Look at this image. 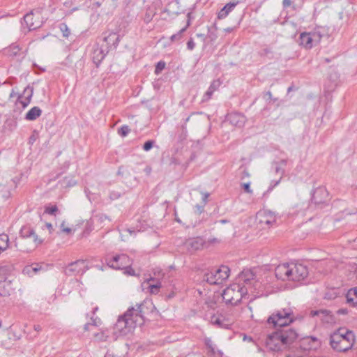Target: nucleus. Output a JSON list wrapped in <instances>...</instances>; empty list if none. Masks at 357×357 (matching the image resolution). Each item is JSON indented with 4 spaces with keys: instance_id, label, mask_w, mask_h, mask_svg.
<instances>
[{
    "instance_id": "f257e3e1",
    "label": "nucleus",
    "mask_w": 357,
    "mask_h": 357,
    "mask_svg": "<svg viewBox=\"0 0 357 357\" xmlns=\"http://www.w3.org/2000/svg\"><path fill=\"white\" fill-rule=\"evenodd\" d=\"M146 303L137 304L135 307H129L123 314L119 317L114 329L115 333L126 335L132 328L142 326L145 321Z\"/></svg>"
},
{
    "instance_id": "f03ea898",
    "label": "nucleus",
    "mask_w": 357,
    "mask_h": 357,
    "mask_svg": "<svg viewBox=\"0 0 357 357\" xmlns=\"http://www.w3.org/2000/svg\"><path fill=\"white\" fill-rule=\"evenodd\" d=\"M298 337V333L290 328L283 327L269 334L266 338V347L271 351H279L282 347L289 345Z\"/></svg>"
},
{
    "instance_id": "7ed1b4c3",
    "label": "nucleus",
    "mask_w": 357,
    "mask_h": 357,
    "mask_svg": "<svg viewBox=\"0 0 357 357\" xmlns=\"http://www.w3.org/2000/svg\"><path fill=\"white\" fill-rule=\"evenodd\" d=\"M354 341V332L345 328H339L330 336V344L337 351H347L353 347Z\"/></svg>"
},
{
    "instance_id": "20e7f679",
    "label": "nucleus",
    "mask_w": 357,
    "mask_h": 357,
    "mask_svg": "<svg viewBox=\"0 0 357 357\" xmlns=\"http://www.w3.org/2000/svg\"><path fill=\"white\" fill-rule=\"evenodd\" d=\"M295 320L293 310L291 307H284L275 310L268 318L267 322L273 325L275 328L287 327Z\"/></svg>"
},
{
    "instance_id": "39448f33",
    "label": "nucleus",
    "mask_w": 357,
    "mask_h": 357,
    "mask_svg": "<svg viewBox=\"0 0 357 357\" xmlns=\"http://www.w3.org/2000/svg\"><path fill=\"white\" fill-rule=\"evenodd\" d=\"M247 294L248 289L245 287H241L239 284H234L223 291L222 296L226 304L237 305Z\"/></svg>"
},
{
    "instance_id": "423d86ee",
    "label": "nucleus",
    "mask_w": 357,
    "mask_h": 357,
    "mask_svg": "<svg viewBox=\"0 0 357 357\" xmlns=\"http://www.w3.org/2000/svg\"><path fill=\"white\" fill-rule=\"evenodd\" d=\"M229 268L222 265L218 268H211L205 273L203 280L210 284H221L229 278Z\"/></svg>"
},
{
    "instance_id": "0eeeda50",
    "label": "nucleus",
    "mask_w": 357,
    "mask_h": 357,
    "mask_svg": "<svg viewBox=\"0 0 357 357\" xmlns=\"http://www.w3.org/2000/svg\"><path fill=\"white\" fill-rule=\"evenodd\" d=\"M107 265L116 270H122L126 266L132 265V260L126 254L116 255L112 258L107 255L105 257Z\"/></svg>"
},
{
    "instance_id": "6e6552de",
    "label": "nucleus",
    "mask_w": 357,
    "mask_h": 357,
    "mask_svg": "<svg viewBox=\"0 0 357 357\" xmlns=\"http://www.w3.org/2000/svg\"><path fill=\"white\" fill-rule=\"evenodd\" d=\"M290 281L301 282L304 280L308 276V268L303 264L291 262L290 263Z\"/></svg>"
},
{
    "instance_id": "1a4fd4ad",
    "label": "nucleus",
    "mask_w": 357,
    "mask_h": 357,
    "mask_svg": "<svg viewBox=\"0 0 357 357\" xmlns=\"http://www.w3.org/2000/svg\"><path fill=\"white\" fill-rule=\"evenodd\" d=\"M89 268L85 260L78 259L70 263L65 268L64 273L68 276H75L79 274L83 275Z\"/></svg>"
},
{
    "instance_id": "9d476101",
    "label": "nucleus",
    "mask_w": 357,
    "mask_h": 357,
    "mask_svg": "<svg viewBox=\"0 0 357 357\" xmlns=\"http://www.w3.org/2000/svg\"><path fill=\"white\" fill-rule=\"evenodd\" d=\"M328 197V192L326 188L319 186L312 192L311 200L315 205L324 204L327 202Z\"/></svg>"
},
{
    "instance_id": "9b49d317",
    "label": "nucleus",
    "mask_w": 357,
    "mask_h": 357,
    "mask_svg": "<svg viewBox=\"0 0 357 357\" xmlns=\"http://www.w3.org/2000/svg\"><path fill=\"white\" fill-rule=\"evenodd\" d=\"M108 52V47H103L102 46H99L98 45H94L91 58L93 62L97 68L99 67L101 62L105 59Z\"/></svg>"
},
{
    "instance_id": "f8f14e48",
    "label": "nucleus",
    "mask_w": 357,
    "mask_h": 357,
    "mask_svg": "<svg viewBox=\"0 0 357 357\" xmlns=\"http://www.w3.org/2000/svg\"><path fill=\"white\" fill-rule=\"evenodd\" d=\"M20 235L22 238H33V241L36 246L40 245L43 242V239L38 238L34 229L29 225L22 227L20 231Z\"/></svg>"
},
{
    "instance_id": "ddd939ff",
    "label": "nucleus",
    "mask_w": 357,
    "mask_h": 357,
    "mask_svg": "<svg viewBox=\"0 0 357 357\" xmlns=\"http://www.w3.org/2000/svg\"><path fill=\"white\" fill-rule=\"evenodd\" d=\"M275 277L280 280L285 281L290 280V263L279 264L275 269Z\"/></svg>"
},
{
    "instance_id": "4468645a",
    "label": "nucleus",
    "mask_w": 357,
    "mask_h": 357,
    "mask_svg": "<svg viewBox=\"0 0 357 357\" xmlns=\"http://www.w3.org/2000/svg\"><path fill=\"white\" fill-rule=\"evenodd\" d=\"M320 345L321 342L318 338L310 336L301 340L300 347L304 350H317Z\"/></svg>"
},
{
    "instance_id": "2eb2a0df",
    "label": "nucleus",
    "mask_w": 357,
    "mask_h": 357,
    "mask_svg": "<svg viewBox=\"0 0 357 357\" xmlns=\"http://www.w3.org/2000/svg\"><path fill=\"white\" fill-rule=\"evenodd\" d=\"M318 37L316 33H310L303 32L299 36V44L306 49H310L312 47V41Z\"/></svg>"
},
{
    "instance_id": "dca6fc26",
    "label": "nucleus",
    "mask_w": 357,
    "mask_h": 357,
    "mask_svg": "<svg viewBox=\"0 0 357 357\" xmlns=\"http://www.w3.org/2000/svg\"><path fill=\"white\" fill-rule=\"evenodd\" d=\"M227 120L231 125L236 127L241 128L244 126L246 118L241 113L233 112L228 114Z\"/></svg>"
},
{
    "instance_id": "f3484780",
    "label": "nucleus",
    "mask_w": 357,
    "mask_h": 357,
    "mask_svg": "<svg viewBox=\"0 0 357 357\" xmlns=\"http://www.w3.org/2000/svg\"><path fill=\"white\" fill-rule=\"evenodd\" d=\"M2 268H0V296H7L10 295V282L6 280L4 273H2Z\"/></svg>"
},
{
    "instance_id": "a211bd4d",
    "label": "nucleus",
    "mask_w": 357,
    "mask_h": 357,
    "mask_svg": "<svg viewBox=\"0 0 357 357\" xmlns=\"http://www.w3.org/2000/svg\"><path fill=\"white\" fill-rule=\"evenodd\" d=\"M204 244V241L201 237H196L188 240L186 243L188 250L190 252L201 250Z\"/></svg>"
},
{
    "instance_id": "6ab92c4d",
    "label": "nucleus",
    "mask_w": 357,
    "mask_h": 357,
    "mask_svg": "<svg viewBox=\"0 0 357 357\" xmlns=\"http://www.w3.org/2000/svg\"><path fill=\"white\" fill-rule=\"evenodd\" d=\"M240 3L238 0H234L227 3L218 13V19L222 20L226 18L234 8Z\"/></svg>"
},
{
    "instance_id": "aec40b11",
    "label": "nucleus",
    "mask_w": 357,
    "mask_h": 357,
    "mask_svg": "<svg viewBox=\"0 0 357 357\" xmlns=\"http://www.w3.org/2000/svg\"><path fill=\"white\" fill-rule=\"evenodd\" d=\"M121 40V36L115 32H111L108 36L104 37V41L106 43V47L108 49L110 47H114V49L117 47Z\"/></svg>"
},
{
    "instance_id": "412c9836",
    "label": "nucleus",
    "mask_w": 357,
    "mask_h": 357,
    "mask_svg": "<svg viewBox=\"0 0 357 357\" xmlns=\"http://www.w3.org/2000/svg\"><path fill=\"white\" fill-rule=\"evenodd\" d=\"M24 21L29 30H35L41 26L40 21H33V13L31 11L24 17Z\"/></svg>"
},
{
    "instance_id": "4be33fe9",
    "label": "nucleus",
    "mask_w": 357,
    "mask_h": 357,
    "mask_svg": "<svg viewBox=\"0 0 357 357\" xmlns=\"http://www.w3.org/2000/svg\"><path fill=\"white\" fill-rule=\"evenodd\" d=\"M347 303L353 307L357 306V287L351 288L346 294Z\"/></svg>"
},
{
    "instance_id": "5701e85b",
    "label": "nucleus",
    "mask_w": 357,
    "mask_h": 357,
    "mask_svg": "<svg viewBox=\"0 0 357 357\" xmlns=\"http://www.w3.org/2000/svg\"><path fill=\"white\" fill-rule=\"evenodd\" d=\"M42 269V266L37 263L27 265L23 268V273L30 277L37 274Z\"/></svg>"
},
{
    "instance_id": "b1692460",
    "label": "nucleus",
    "mask_w": 357,
    "mask_h": 357,
    "mask_svg": "<svg viewBox=\"0 0 357 357\" xmlns=\"http://www.w3.org/2000/svg\"><path fill=\"white\" fill-rule=\"evenodd\" d=\"M42 114V110L39 107L35 106L29 109L25 115L24 119L27 121H34Z\"/></svg>"
},
{
    "instance_id": "393cba45",
    "label": "nucleus",
    "mask_w": 357,
    "mask_h": 357,
    "mask_svg": "<svg viewBox=\"0 0 357 357\" xmlns=\"http://www.w3.org/2000/svg\"><path fill=\"white\" fill-rule=\"evenodd\" d=\"M149 284V288L151 294H156L159 291V289L161 287V283L158 280H155V278L151 277L147 280Z\"/></svg>"
},
{
    "instance_id": "a878e982",
    "label": "nucleus",
    "mask_w": 357,
    "mask_h": 357,
    "mask_svg": "<svg viewBox=\"0 0 357 357\" xmlns=\"http://www.w3.org/2000/svg\"><path fill=\"white\" fill-rule=\"evenodd\" d=\"M190 25V19L188 20L187 24L185 27L182 28L179 31H178L176 33L173 34L170 37V40L172 42L177 41L181 40L183 38V33L187 30L188 27Z\"/></svg>"
},
{
    "instance_id": "bb28decb",
    "label": "nucleus",
    "mask_w": 357,
    "mask_h": 357,
    "mask_svg": "<svg viewBox=\"0 0 357 357\" xmlns=\"http://www.w3.org/2000/svg\"><path fill=\"white\" fill-rule=\"evenodd\" d=\"M9 245V237L6 234H0V254L6 250Z\"/></svg>"
},
{
    "instance_id": "cd10ccee",
    "label": "nucleus",
    "mask_w": 357,
    "mask_h": 357,
    "mask_svg": "<svg viewBox=\"0 0 357 357\" xmlns=\"http://www.w3.org/2000/svg\"><path fill=\"white\" fill-rule=\"evenodd\" d=\"M17 126V123L16 119L13 118H10L5 121L3 128L9 131H13L16 128Z\"/></svg>"
},
{
    "instance_id": "c85d7f7f",
    "label": "nucleus",
    "mask_w": 357,
    "mask_h": 357,
    "mask_svg": "<svg viewBox=\"0 0 357 357\" xmlns=\"http://www.w3.org/2000/svg\"><path fill=\"white\" fill-rule=\"evenodd\" d=\"M20 49L18 45L12 44L9 47L5 50V54L9 56H15L19 53Z\"/></svg>"
},
{
    "instance_id": "c756f323",
    "label": "nucleus",
    "mask_w": 357,
    "mask_h": 357,
    "mask_svg": "<svg viewBox=\"0 0 357 357\" xmlns=\"http://www.w3.org/2000/svg\"><path fill=\"white\" fill-rule=\"evenodd\" d=\"M254 274L250 271H243L241 273L239 278L241 280H243L245 283L248 284L254 278Z\"/></svg>"
},
{
    "instance_id": "7c9ffc66",
    "label": "nucleus",
    "mask_w": 357,
    "mask_h": 357,
    "mask_svg": "<svg viewBox=\"0 0 357 357\" xmlns=\"http://www.w3.org/2000/svg\"><path fill=\"white\" fill-rule=\"evenodd\" d=\"M155 15V11L153 10L151 8H149L146 9L144 17V22L146 24H149L152 20L153 17Z\"/></svg>"
},
{
    "instance_id": "2f4dec72",
    "label": "nucleus",
    "mask_w": 357,
    "mask_h": 357,
    "mask_svg": "<svg viewBox=\"0 0 357 357\" xmlns=\"http://www.w3.org/2000/svg\"><path fill=\"white\" fill-rule=\"evenodd\" d=\"M59 211V208L56 205L54 204H48L45 206V213L56 215V213Z\"/></svg>"
},
{
    "instance_id": "473e14b6",
    "label": "nucleus",
    "mask_w": 357,
    "mask_h": 357,
    "mask_svg": "<svg viewBox=\"0 0 357 357\" xmlns=\"http://www.w3.org/2000/svg\"><path fill=\"white\" fill-rule=\"evenodd\" d=\"M33 94V88L29 86H27L24 89L23 93L21 95L22 96L23 98L31 101Z\"/></svg>"
},
{
    "instance_id": "72a5a7b5",
    "label": "nucleus",
    "mask_w": 357,
    "mask_h": 357,
    "mask_svg": "<svg viewBox=\"0 0 357 357\" xmlns=\"http://www.w3.org/2000/svg\"><path fill=\"white\" fill-rule=\"evenodd\" d=\"M59 27L63 37L68 38L70 35V31L66 23H61Z\"/></svg>"
},
{
    "instance_id": "f704fd0d",
    "label": "nucleus",
    "mask_w": 357,
    "mask_h": 357,
    "mask_svg": "<svg viewBox=\"0 0 357 357\" xmlns=\"http://www.w3.org/2000/svg\"><path fill=\"white\" fill-rule=\"evenodd\" d=\"M130 132V128L127 125H123L118 129V134L121 137H126Z\"/></svg>"
},
{
    "instance_id": "c9c22d12",
    "label": "nucleus",
    "mask_w": 357,
    "mask_h": 357,
    "mask_svg": "<svg viewBox=\"0 0 357 357\" xmlns=\"http://www.w3.org/2000/svg\"><path fill=\"white\" fill-rule=\"evenodd\" d=\"M30 102L31 101H29V100L23 98L22 95H18L15 103L20 104L22 108L24 109L29 105Z\"/></svg>"
},
{
    "instance_id": "e433bc0d",
    "label": "nucleus",
    "mask_w": 357,
    "mask_h": 357,
    "mask_svg": "<svg viewBox=\"0 0 357 357\" xmlns=\"http://www.w3.org/2000/svg\"><path fill=\"white\" fill-rule=\"evenodd\" d=\"M165 65L166 63L163 61L158 62L155 68V74L159 75L165 68Z\"/></svg>"
},
{
    "instance_id": "4c0bfd02",
    "label": "nucleus",
    "mask_w": 357,
    "mask_h": 357,
    "mask_svg": "<svg viewBox=\"0 0 357 357\" xmlns=\"http://www.w3.org/2000/svg\"><path fill=\"white\" fill-rule=\"evenodd\" d=\"M187 134H188V131H187L186 126L183 125L181 126V132L178 135V141L183 142V140H185L187 137Z\"/></svg>"
},
{
    "instance_id": "58836bf2",
    "label": "nucleus",
    "mask_w": 357,
    "mask_h": 357,
    "mask_svg": "<svg viewBox=\"0 0 357 357\" xmlns=\"http://www.w3.org/2000/svg\"><path fill=\"white\" fill-rule=\"evenodd\" d=\"M263 98L266 100L268 101V102H271V101H273V102L278 101L277 98H273L272 96V93L271 91H267L264 93Z\"/></svg>"
},
{
    "instance_id": "ea45409f",
    "label": "nucleus",
    "mask_w": 357,
    "mask_h": 357,
    "mask_svg": "<svg viewBox=\"0 0 357 357\" xmlns=\"http://www.w3.org/2000/svg\"><path fill=\"white\" fill-rule=\"evenodd\" d=\"M154 144V140H148L144 144L142 148L145 151H149L153 147Z\"/></svg>"
},
{
    "instance_id": "a19ab883",
    "label": "nucleus",
    "mask_w": 357,
    "mask_h": 357,
    "mask_svg": "<svg viewBox=\"0 0 357 357\" xmlns=\"http://www.w3.org/2000/svg\"><path fill=\"white\" fill-rule=\"evenodd\" d=\"M337 296V294L333 290H332L326 292L324 298L327 300H333L335 299Z\"/></svg>"
},
{
    "instance_id": "79ce46f5",
    "label": "nucleus",
    "mask_w": 357,
    "mask_h": 357,
    "mask_svg": "<svg viewBox=\"0 0 357 357\" xmlns=\"http://www.w3.org/2000/svg\"><path fill=\"white\" fill-rule=\"evenodd\" d=\"M213 323L215 325H218L220 327L225 328H229V324H224L223 320H222L220 317H217L213 320Z\"/></svg>"
},
{
    "instance_id": "37998d69",
    "label": "nucleus",
    "mask_w": 357,
    "mask_h": 357,
    "mask_svg": "<svg viewBox=\"0 0 357 357\" xmlns=\"http://www.w3.org/2000/svg\"><path fill=\"white\" fill-rule=\"evenodd\" d=\"M213 92L212 91V89H208V90L206 91V93L204 94L202 97V102H207L208 100L211 99Z\"/></svg>"
},
{
    "instance_id": "c03bdc74",
    "label": "nucleus",
    "mask_w": 357,
    "mask_h": 357,
    "mask_svg": "<svg viewBox=\"0 0 357 357\" xmlns=\"http://www.w3.org/2000/svg\"><path fill=\"white\" fill-rule=\"evenodd\" d=\"M121 195L122 194L121 192L112 190V191L109 192V197L111 200H116V199H119V197H121Z\"/></svg>"
},
{
    "instance_id": "a18cd8bd",
    "label": "nucleus",
    "mask_w": 357,
    "mask_h": 357,
    "mask_svg": "<svg viewBox=\"0 0 357 357\" xmlns=\"http://www.w3.org/2000/svg\"><path fill=\"white\" fill-rule=\"evenodd\" d=\"M89 324L93 326H99L101 324V320L99 317L93 316L91 318V322H89Z\"/></svg>"
},
{
    "instance_id": "49530a36",
    "label": "nucleus",
    "mask_w": 357,
    "mask_h": 357,
    "mask_svg": "<svg viewBox=\"0 0 357 357\" xmlns=\"http://www.w3.org/2000/svg\"><path fill=\"white\" fill-rule=\"evenodd\" d=\"M132 265L126 266L122 270H124V273L128 275L134 276L135 275V271L131 267Z\"/></svg>"
},
{
    "instance_id": "de8ad7c7",
    "label": "nucleus",
    "mask_w": 357,
    "mask_h": 357,
    "mask_svg": "<svg viewBox=\"0 0 357 357\" xmlns=\"http://www.w3.org/2000/svg\"><path fill=\"white\" fill-rule=\"evenodd\" d=\"M268 219L264 220L265 223L267 224V225H271L272 224L273 222L275 221V216L273 215V214L269 211L268 213Z\"/></svg>"
},
{
    "instance_id": "09e8293b",
    "label": "nucleus",
    "mask_w": 357,
    "mask_h": 357,
    "mask_svg": "<svg viewBox=\"0 0 357 357\" xmlns=\"http://www.w3.org/2000/svg\"><path fill=\"white\" fill-rule=\"evenodd\" d=\"M195 47V43L192 38L189 39V40L187 42V49L188 50H193Z\"/></svg>"
},
{
    "instance_id": "8fccbe9b",
    "label": "nucleus",
    "mask_w": 357,
    "mask_h": 357,
    "mask_svg": "<svg viewBox=\"0 0 357 357\" xmlns=\"http://www.w3.org/2000/svg\"><path fill=\"white\" fill-rule=\"evenodd\" d=\"M243 188L247 193L252 194V190L250 188V183H246L243 184Z\"/></svg>"
},
{
    "instance_id": "3c124183",
    "label": "nucleus",
    "mask_w": 357,
    "mask_h": 357,
    "mask_svg": "<svg viewBox=\"0 0 357 357\" xmlns=\"http://www.w3.org/2000/svg\"><path fill=\"white\" fill-rule=\"evenodd\" d=\"M204 343H205L206 347L208 349H210L211 348L214 347V344H213L212 340L210 338H206L205 340H204Z\"/></svg>"
},
{
    "instance_id": "603ef678",
    "label": "nucleus",
    "mask_w": 357,
    "mask_h": 357,
    "mask_svg": "<svg viewBox=\"0 0 357 357\" xmlns=\"http://www.w3.org/2000/svg\"><path fill=\"white\" fill-rule=\"evenodd\" d=\"M331 311L328 310H319V315L322 317H325L331 315Z\"/></svg>"
},
{
    "instance_id": "864d4df0",
    "label": "nucleus",
    "mask_w": 357,
    "mask_h": 357,
    "mask_svg": "<svg viewBox=\"0 0 357 357\" xmlns=\"http://www.w3.org/2000/svg\"><path fill=\"white\" fill-rule=\"evenodd\" d=\"M219 86V84L215 82V81H213L210 86L208 87L209 89H212V91L214 92L216 89H217V87Z\"/></svg>"
},
{
    "instance_id": "5fc2aeb1",
    "label": "nucleus",
    "mask_w": 357,
    "mask_h": 357,
    "mask_svg": "<svg viewBox=\"0 0 357 357\" xmlns=\"http://www.w3.org/2000/svg\"><path fill=\"white\" fill-rule=\"evenodd\" d=\"M349 312V310L347 308H340L337 311V314H347Z\"/></svg>"
},
{
    "instance_id": "6e6d98bb",
    "label": "nucleus",
    "mask_w": 357,
    "mask_h": 357,
    "mask_svg": "<svg viewBox=\"0 0 357 357\" xmlns=\"http://www.w3.org/2000/svg\"><path fill=\"white\" fill-rule=\"evenodd\" d=\"M204 206L205 205H199V204H197L195 206V208H197V211L198 213H202V212H204Z\"/></svg>"
},
{
    "instance_id": "4d7b16f0",
    "label": "nucleus",
    "mask_w": 357,
    "mask_h": 357,
    "mask_svg": "<svg viewBox=\"0 0 357 357\" xmlns=\"http://www.w3.org/2000/svg\"><path fill=\"white\" fill-rule=\"evenodd\" d=\"M202 195H203V197H202L203 204H204V205H206L207 203L208 197H209V193L205 192V193H202Z\"/></svg>"
},
{
    "instance_id": "13d9d810",
    "label": "nucleus",
    "mask_w": 357,
    "mask_h": 357,
    "mask_svg": "<svg viewBox=\"0 0 357 357\" xmlns=\"http://www.w3.org/2000/svg\"><path fill=\"white\" fill-rule=\"evenodd\" d=\"M291 5V0H283L282 6L284 8H287Z\"/></svg>"
},
{
    "instance_id": "bf43d9fd",
    "label": "nucleus",
    "mask_w": 357,
    "mask_h": 357,
    "mask_svg": "<svg viewBox=\"0 0 357 357\" xmlns=\"http://www.w3.org/2000/svg\"><path fill=\"white\" fill-rule=\"evenodd\" d=\"M268 54H272V50L270 48L266 47L262 50V55H268Z\"/></svg>"
},
{
    "instance_id": "052dcab7",
    "label": "nucleus",
    "mask_w": 357,
    "mask_h": 357,
    "mask_svg": "<svg viewBox=\"0 0 357 357\" xmlns=\"http://www.w3.org/2000/svg\"><path fill=\"white\" fill-rule=\"evenodd\" d=\"M33 66L35 69H37V70H40V72H45L46 70V69L45 68H42V67L39 66L38 65H37L36 63H33Z\"/></svg>"
},
{
    "instance_id": "680f3d73",
    "label": "nucleus",
    "mask_w": 357,
    "mask_h": 357,
    "mask_svg": "<svg viewBox=\"0 0 357 357\" xmlns=\"http://www.w3.org/2000/svg\"><path fill=\"white\" fill-rule=\"evenodd\" d=\"M275 172L276 173H280L282 175L284 174V170L282 169L280 166L275 167Z\"/></svg>"
},
{
    "instance_id": "e2e57ef3",
    "label": "nucleus",
    "mask_w": 357,
    "mask_h": 357,
    "mask_svg": "<svg viewBox=\"0 0 357 357\" xmlns=\"http://www.w3.org/2000/svg\"><path fill=\"white\" fill-rule=\"evenodd\" d=\"M310 316H311L312 317H315V316H320V315H319V310H312V311L310 312Z\"/></svg>"
},
{
    "instance_id": "0e129e2a",
    "label": "nucleus",
    "mask_w": 357,
    "mask_h": 357,
    "mask_svg": "<svg viewBox=\"0 0 357 357\" xmlns=\"http://www.w3.org/2000/svg\"><path fill=\"white\" fill-rule=\"evenodd\" d=\"M63 226H64V223L63 222V223L61 224V227H63L62 231H63V232H66V233H68H68H70V232L71 231V229H70V228H68V227H66V228H65V227H63Z\"/></svg>"
},
{
    "instance_id": "69168bd1",
    "label": "nucleus",
    "mask_w": 357,
    "mask_h": 357,
    "mask_svg": "<svg viewBox=\"0 0 357 357\" xmlns=\"http://www.w3.org/2000/svg\"><path fill=\"white\" fill-rule=\"evenodd\" d=\"M36 137L35 136V135H31L29 137V144H33L34 143V142L36 141Z\"/></svg>"
},
{
    "instance_id": "338daca9",
    "label": "nucleus",
    "mask_w": 357,
    "mask_h": 357,
    "mask_svg": "<svg viewBox=\"0 0 357 357\" xmlns=\"http://www.w3.org/2000/svg\"><path fill=\"white\" fill-rule=\"evenodd\" d=\"M287 163V160L286 159L281 160L279 162H277L276 164H279L282 166H285Z\"/></svg>"
},
{
    "instance_id": "774afa93",
    "label": "nucleus",
    "mask_w": 357,
    "mask_h": 357,
    "mask_svg": "<svg viewBox=\"0 0 357 357\" xmlns=\"http://www.w3.org/2000/svg\"><path fill=\"white\" fill-rule=\"evenodd\" d=\"M91 324L89 322L86 323L84 326V329L85 331H89L90 330Z\"/></svg>"
}]
</instances>
